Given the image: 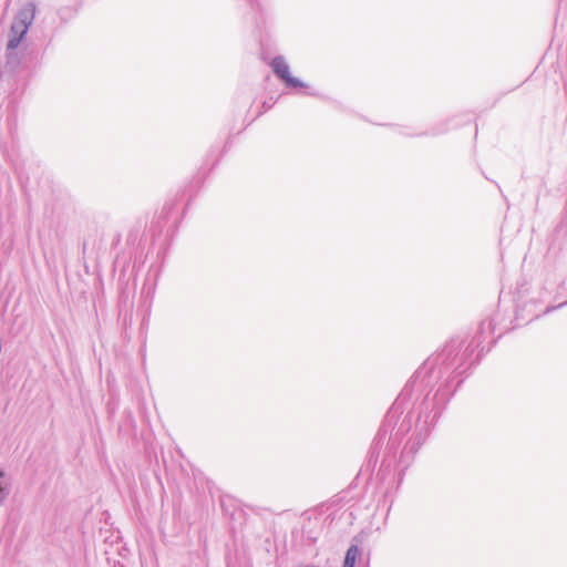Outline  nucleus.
Here are the masks:
<instances>
[{
    "mask_svg": "<svg viewBox=\"0 0 567 567\" xmlns=\"http://www.w3.org/2000/svg\"><path fill=\"white\" fill-rule=\"evenodd\" d=\"M4 497V487L2 486V483L0 482V502L3 499Z\"/></svg>",
    "mask_w": 567,
    "mask_h": 567,
    "instance_id": "nucleus-4",
    "label": "nucleus"
},
{
    "mask_svg": "<svg viewBox=\"0 0 567 567\" xmlns=\"http://www.w3.org/2000/svg\"><path fill=\"white\" fill-rule=\"evenodd\" d=\"M271 68L276 75L282 79L287 84L302 86L300 81L290 76L289 66L281 56H277L271 61Z\"/></svg>",
    "mask_w": 567,
    "mask_h": 567,
    "instance_id": "nucleus-2",
    "label": "nucleus"
},
{
    "mask_svg": "<svg viewBox=\"0 0 567 567\" xmlns=\"http://www.w3.org/2000/svg\"><path fill=\"white\" fill-rule=\"evenodd\" d=\"M33 18L34 7L32 4H29L28 7L20 10L11 25L10 38L8 41L9 49H16L20 44L30 24L32 23Z\"/></svg>",
    "mask_w": 567,
    "mask_h": 567,
    "instance_id": "nucleus-1",
    "label": "nucleus"
},
{
    "mask_svg": "<svg viewBox=\"0 0 567 567\" xmlns=\"http://www.w3.org/2000/svg\"><path fill=\"white\" fill-rule=\"evenodd\" d=\"M358 556H359L358 546H355V545L350 546L346 553L343 567H354Z\"/></svg>",
    "mask_w": 567,
    "mask_h": 567,
    "instance_id": "nucleus-3",
    "label": "nucleus"
}]
</instances>
